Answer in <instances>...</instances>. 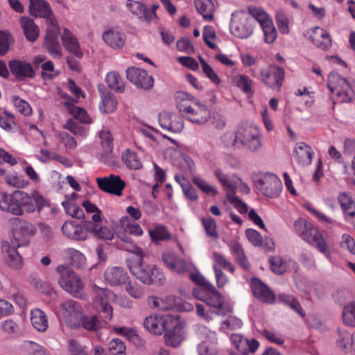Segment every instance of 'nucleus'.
Returning <instances> with one entry per match:
<instances>
[{"mask_svg": "<svg viewBox=\"0 0 355 355\" xmlns=\"http://www.w3.org/2000/svg\"><path fill=\"white\" fill-rule=\"evenodd\" d=\"M49 207V201L37 190L33 191L31 195L19 190L10 194L0 191V209L15 216H22L24 211L40 213L44 208Z\"/></svg>", "mask_w": 355, "mask_h": 355, "instance_id": "obj_1", "label": "nucleus"}, {"mask_svg": "<svg viewBox=\"0 0 355 355\" xmlns=\"http://www.w3.org/2000/svg\"><path fill=\"white\" fill-rule=\"evenodd\" d=\"M12 239L10 245H3L2 250L5 253V261L9 267L18 269L22 266V258L17 250V248L27 245L29 236L35 234L36 227L30 222L19 218L10 219Z\"/></svg>", "mask_w": 355, "mask_h": 355, "instance_id": "obj_2", "label": "nucleus"}, {"mask_svg": "<svg viewBox=\"0 0 355 355\" xmlns=\"http://www.w3.org/2000/svg\"><path fill=\"white\" fill-rule=\"evenodd\" d=\"M126 251L138 256V259L129 266L132 274L146 285H162L165 281L163 272L156 265L147 264L143 261V252L141 248L132 245V249L123 247Z\"/></svg>", "mask_w": 355, "mask_h": 355, "instance_id": "obj_3", "label": "nucleus"}, {"mask_svg": "<svg viewBox=\"0 0 355 355\" xmlns=\"http://www.w3.org/2000/svg\"><path fill=\"white\" fill-rule=\"evenodd\" d=\"M177 107L181 115L193 123L204 124L210 118L207 107L185 92L177 94Z\"/></svg>", "mask_w": 355, "mask_h": 355, "instance_id": "obj_4", "label": "nucleus"}, {"mask_svg": "<svg viewBox=\"0 0 355 355\" xmlns=\"http://www.w3.org/2000/svg\"><path fill=\"white\" fill-rule=\"evenodd\" d=\"M294 227L297 233L303 240L309 244L314 245L322 254H329L326 241L322 234L312 223L304 218H299L295 221Z\"/></svg>", "mask_w": 355, "mask_h": 355, "instance_id": "obj_5", "label": "nucleus"}, {"mask_svg": "<svg viewBox=\"0 0 355 355\" xmlns=\"http://www.w3.org/2000/svg\"><path fill=\"white\" fill-rule=\"evenodd\" d=\"M59 274L58 284L67 293L75 297L82 298L84 283L80 277L69 267L60 265L56 268Z\"/></svg>", "mask_w": 355, "mask_h": 355, "instance_id": "obj_6", "label": "nucleus"}, {"mask_svg": "<svg viewBox=\"0 0 355 355\" xmlns=\"http://www.w3.org/2000/svg\"><path fill=\"white\" fill-rule=\"evenodd\" d=\"M232 145L236 148L245 147L254 153L261 147L258 131L252 126L243 125L235 132Z\"/></svg>", "mask_w": 355, "mask_h": 355, "instance_id": "obj_7", "label": "nucleus"}, {"mask_svg": "<svg viewBox=\"0 0 355 355\" xmlns=\"http://www.w3.org/2000/svg\"><path fill=\"white\" fill-rule=\"evenodd\" d=\"M250 16H247L245 12L232 14L230 22L232 34L241 39H245L252 35L257 20L254 17Z\"/></svg>", "mask_w": 355, "mask_h": 355, "instance_id": "obj_8", "label": "nucleus"}, {"mask_svg": "<svg viewBox=\"0 0 355 355\" xmlns=\"http://www.w3.org/2000/svg\"><path fill=\"white\" fill-rule=\"evenodd\" d=\"M248 9L250 15L254 17L259 24L264 34L265 42L273 43L277 38V32L268 15L261 8L249 6Z\"/></svg>", "mask_w": 355, "mask_h": 355, "instance_id": "obj_9", "label": "nucleus"}, {"mask_svg": "<svg viewBox=\"0 0 355 355\" xmlns=\"http://www.w3.org/2000/svg\"><path fill=\"white\" fill-rule=\"evenodd\" d=\"M256 188L266 197L275 198L279 196L282 183L275 174L267 173L263 177L254 180Z\"/></svg>", "mask_w": 355, "mask_h": 355, "instance_id": "obj_10", "label": "nucleus"}, {"mask_svg": "<svg viewBox=\"0 0 355 355\" xmlns=\"http://www.w3.org/2000/svg\"><path fill=\"white\" fill-rule=\"evenodd\" d=\"M215 175L224 187L229 189L230 191L226 193V197L229 202L232 204L241 214L246 213L248 211L247 205L242 202L238 196H234L236 187L232 183L227 176L223 173L222 170L219 168L216 169L215 171Z\"/></svg>", "mask_w": 355, "mask_h": 355, "instance_id": "obj_11", "label": "nucleus"}, {"mask_svg": "<svg viewBox=\"0 0 355 355\" xmlns=\"http://www.w3.org/2000/svg\"><path fill=\"white\" fill-rule=\"evenodd\" d=\"M162 261L171 272L178 275H184L190 272L194 266L187 260L171 252H164L162 254Z\"/></svg>", "mask_w": 355, "mask_h": 355, "instance_id": "obj_12", "label": "nucleus"}, {"mask_svg": "<svg viewBox=\"0 0 355 355\" xmlns=\"http://www.w3.org/2000/svg\"><path fill=\"white\" fill-rule=\"evenodd\" d=\"M126 76L128 80L139 89L150 90L153 87V77L144 69L134 67L128 68Z\"/></svg>", "mask_w": 355, "mask_h": 355, "instance_id": "obj_13", "label": "nucleus"}, {"mask_svg": "<svg viewBox=\"0 0 355 355\" xmlns=\"http://www.w3.org/2000/svg\"><path fill=\"white\" fill-rule=\"evenodd\" d=\"M11 74L17 81H26L35 77L36 72L31 63L22 60H12L8 62Z\"/></svg>", "mask_w": 355, "mask_h": 355, "instance_id": "obj_14", "label": "nucleus"}, {"mask_svg": "<svg viewBox=\"0 0 355 355\" xmlns=\"http://www.w3.org/2000/svg\"><path fill=\"white\" fill-rule=\"evenodd\" d=\"M63 310V317L67 326L72 329L78 328V322L83 315L80 304L74 300H69L61 304Z\"/></svg>", "mask_w": 355, "mask_h": 355, "instance_id": "obj_15", "label": "nucleus"}, {"mask_svg": "<svg viewBox=\"0 0 355 355\" xmlns=\"http://www.w3.org/2000/svg\"><path fill=\"white\" fill-rule=\"evenodd\" d=\"M47 28L44 37V46L49 52L55 55L60 56V45L58 42V35L60 34V27L56 19L53 23L46 22Z\"/></svg>", "mask_w": 355, "mask_h": 355, "instance_id": "obj_16", "label": "nucleus"}, {"mask_svg": "<svg viewBox=\"0 0 355 355\" xmlns=\"http://www.w3.org/2000/svg\"><path fill=\"white\" fill-rule=\"evenodd\" d=\"M96 182L101 190L117 196L122 195V191L125 187V183L121 177L114 174L108 177L98 178Z\"/></svg>", "mask_w": 355, "mask_h": 355, "instance_id": "obj_17", "label": "nucleus"}, {"mask_svg": "<svg viewBox=\"0 0 355 355\" xmlns=\"http://www.w3.org/2000/svg\"><path fill=\"white\" fill-rule=\"evenodd\" d=\"M263 83L273 89H279L284 79V70L276 65H270L261 71Z\"/></svg>", "mask_w": 355, "mask_h": 355, "instance_id": "obj_18", "label": "nucleus"}, {"mask_svg": "<svg viewBox=\"0 0 355 355\" xmlns=\"http://www.w3.org/2000/svg\"><path fill=\"white\" fill-rule=\"evenodd\" d=\"M327 87L331 92H336L338 96H345L350 98L352 93L350 84L336 72H331L328 76Z\"/></svg>", "mask_w": 355, "mask_h": 355, "instance_id": "obj_19", "label": "nucleus"}, {"mask_svg": "<svg viewBox=\"0 0 355 355\" xmlns=\"http://www.w3.org/2000/svg\"><path fill=\"white\" fill-rule=\"evenodd\" d=\"M172 318L170 315H151L146 317L144 326L150 333L161 335L167 328Z\"/></svg>", "mask_w": 355, "mask_h": 355, "instance_id": "obj_20", "label": "nucleus"}, {"mask_svg": "<svg viewBox=\"0 0 355 355\" xmlns=\"http://www.w3.org/2000/svg\"><path fill=\"white\" fill-rule=\"evenodd\" d=\"M29 13L35 17L44 18L46 22L55 21V16L49 3L45 0H29Z\"/></svg>", "mask_w": 355, "mask_h": 355, "instance_id": "obj_21", "label": "nucleus"}, {"mask_svg": "<svg viewBox=\"0 0 355 355\" xmlns=\"http://www.w3.org/2000/svg\"><path fill=\"white\" fill-rule=\"evenodd\" d=\"M164 337L166 343L172 347L178 346L183 340L182 327L180 322L172 318Z\"/></svg>", "mask_w": 355, "mask_h": 355, "instance_id": "obj_22", "label": "nucleus"}, {"mask_svg": "<svg viewBox=\"0 0 355 355\" xmlns=\"http://www.w3.org/2000/svg\"><path fill=\"white\" fill-rule=\"evenodd\" d=\"M252 289L255 297L263 302L272 304L275 295L270 288L258 278L252 279Z\"/></svg>", "mask_w": 355, "mask_h": 355, "instance_id": "obj_23", "label": "nucleus"}, {"mask_svg": "<svg viewBox=\"0 0 355 355\" xmlns=\"http://www.w3.org/2000/svg\"><path fill=\"white\" fill-rule=\"evenodd\" d=\"M105 281L111 286L125 284L129 277L125 270L121 267L108 268L104 273Z\"/></svg>", "mask_w": 355, "mask_h": 355, "instance_id": "obj_24", "label": "nucleus"}, {"mask_svg": "<svg viewBox=\"0 0 355 355\" xmlns=\"http://www.w3.org/2000/svg\"><path fill=\"white\" fill-rule=\"evenodd\" d=\"M62 230L68 238L76 241H85L87 238V230L74 221H66Z\"/></svg>", "mask_w": 355, "mask_h": 355, "instance_id": "obj_25", "label": "nucleus"}, {"mask_svg": "<svg viewBox=\"0 0 355 355\" xmlns=\"http://www.w3.org/2000/svg\"><path fill=\"white\" fill-rule=\"evenodd\" d=\"M61 38L64 46L69 53L78 58H81L83 56V53L80 49L78 40L69 29H64Z\"/></svg>", "mask_w": 355, "mask_h": 355, "instance_id": "obj_26", "label": "nucleus"}, {"mask_svg": "<svg viewBox=\"0 0 355 355\" xmlns=\"http://www.w3.org/2000/svg\"><path fill=\"white\" fill-rule=\"evenodd\" d=\"M19 22L26 40L31 42H35L40 35L38 26L35 24L33 19L26 16L21 17Z\"/></svg>", "mask_w": 355, "mask_h": 355, "instance_id": "obj_27", "label": "nucleus"}, {"mask_svg": "<svg viewBox=\"0 0 355 355\" xmlns=\"http://www.w3.org/2000/svg\"><path fill=\"white\" fill-rule=\"evenodd\" d=\"M127 6L133 14L148 23L152 21L153 17H157L156 14L151 13L146 6L139 1L128 0Z\"/></svg>", "mask_w": 355, "mask_h": 355, "instance_id": "obj_28", "label": "nucleus"}, {"mask_svg": "<svg viewBox=\"0 0 355 355\" xmlns=\"http://www.w3.org/2000/svg\"><path fill=\"white\" fill-rule=\"evenodd\" d=\"M85 227L98 239L112 240L114 237L113 232L108 227H98L92 221H87Z\"/></svg>", "mask_w": 355, "mask_h": 355, "instance_id": "obj_29", "label": "nucleus"}, {"mask_svg": "<svg viewBox=\"0 0 355 355\" xmlns=\"http://www.w3.org/2000/svg\"><path fill=\"white\" fill-rule=\"evenodd\" d=\"M195 6L198 13L205 19L209 21L213 19L215 6L211 0H196Z\"/></svg>", "mask_w": 355, "mask_h": 355, "instance_id": "obj_30", "label": "nucleus"}, {"mask_svg": "<svg viewBox=\"0 0 355 355\" xmlns=\"http://www.w3.org/2000/svg\"><path fill=\"white\" fill-rule=\"evenodd\" d=\"M31 321L33 326L40 331H44L48 327V321L44 312L39 309L31 311Z\"/></svg>", "mask_w": 355, "mask_h": 355, "instance_id": "obj_31", "label": "nucleus"}, {"mask_svg": "<svg viewBox=\"0 0 355 355\" xmlns=\"http://www.w3.org/2000/svg\"><path fill=\"white\" fill-rule=\"evenodd\" d=\"M101 326V322L96 315H81L78 327H82L90 331H97Z\"/></svg>", "mask_w": 355, "mask_h": 355, "instance_id": "obj_32", "label": "nucleus"}, {"mask_svg": "<svg viewBox=\"0 0 355 355\" xmlns=\"http://www.w3.org/2000/svg\"><path fill=\"white\" fill-rule=\"evenodd\" d=\"M103 39L105 42L114 49L121 48L124 44V35L112 30L104 33Z\"/></svg>", "mask_w": 355, "mask_h": 355, "instance_id": "obj_33", "label": "nucleus"}, {"mask_svg": "<svg viewBox=\"0 0 355 355\" xmlns=\"http://www.w3.org/2000/svg\"><path fill=\"white\" fill-rule=\"evenodd\" d=\"M313 33L318 35L322 39V40H315L313 36H311L314 44L322 50H327L331 47V39L329 34L325 30L320 27H315Z\"/></svg>", "mask_w": 355, "mask_h": 355, "instance_id": "obj_34", "label": "nucleus"}, {"mask_svg": "<svg viewBox=\"0 0 355 355\" xmlns=\"http://www.w3.org/2000/svg\"><path fill=\"white\" fill-rule=\"evenodd\" d=\"M64 254L70 260L71 265L77 268H83L86 264V258L83 253L74 248H67Z\"/></svg>", "mask_w": 355, "mask_h": 355, "instance_id": "obj_35", "label": "nucleus"}, {"mask_svg": "<svg viewBox=\"0 0 355 355\" xmlns=\"http://www.w3.org/2000/svg\"><path fill=\"white\" fill-rule=\"evenodd\" d=\"M209 292L203 302L209 306L220 309L223 306L222 295L213 285H209L207 288Z\"/></svg>", "mask_w": 355, "mask_h": 355, "instance_id": "obj_36", "label": "nucleus"}, {"mask_svg": "<svg viewBox=\"0 0 355 355\" xmlns=\"http://www.w3.org/2000/svg\"><path fill=\"white\" fill-rule=\"evenodd\" d=\"M230 247L232 253L238 264L244 269H248L250 264L240 243L235 241L232 242Z\"/></svg>", "mask_w": 355, "mask_h": 355, "instance_id": "obj_37", "label": "nucleus"}, {"mask_svg": "<svg viewBox=\"0 0 355 355\" xmlns=\"http://www.w3.org/2000/svg\"><path fill=\"white\" fill-rule=\"evenodd\" d=\"M278 299L286 305L291 307L293 311L297 312L302 318L305 317V312L302 308L299 301L292 295L286 294H279Z\"/></svg>", "mask_w": 355, "mask_h": 355, "instance_id": "obj_38", "label": "nucleus"}, {"mask_svg": "<svg viewBox=\"0 0 355 355\" xmlns=\"http://www.w3.org/2000/svg\"><path fill=\"white\" fill-rule=\"evenodd\" d=\"M295 153L300 162L310 164L311 162V148L307 144L300 142L296 144Z\"/></svg>", "mask_w": 355, "mask_h": 355, "instance_id": "obj_39", "label": "nucleus"}, {"mask_svg": "<svg viewBox=\"0 0 355 355\" xmlns=\"http://www.w3.org/2000/svg\"><path fill=\"white\" fill-rule=\"evenodd\" d=\"M106 82L108 87L112 89H114L116 92L123 93L125 87L120 75L115 72L108 73L106 77Z\"/></svg>", "mask_w": 355, "mask_h": 355, "instance_id": "obj_40", "label": "nucleus"}, {"mask_svg": "<svg viewBox=\"0 0 355 355\" xmlns=\"http://www.w3.org/2000/svg\"><path fill=\"white\" fill-rule=\"evenodd\" d=\"M342 318L346 325L355 327V302H352L343 307Z\"/></svg>", "mask_w": 355, "mask_h": 355, "instance_id": "obj_41", "label": "nucleus"}, {"mask_svg": "<svg viewBox=\"0 0 355 355\" xmlns=\"http://www.w3.org/2000/svg\"><path fill=\"white\" fill-rule=\"evenodd\" d=\"M148 232L153 242L155 243L170 239V234L166 228L162 225H156L153 229H149Z\"/></svg>", "mask_w": 355, "mask_h": 355, "instance_id": "obj_42", "label": "nucleus"}, {"mask_svg": "<svg viewBox=\"0 0 355 355\" xmlns=\"http://www.w3.org/2000/svg\"><path fill=\"white\" fill-rule=\"evenodd\" d=\"M122 159L126 166L131 169L137 170L142 167L141 162L137 155L129 150L123 154Z\"/></svg>", "mask_w": 355, "mask_h": 355, "instance_id": "obj_43", "label": "nucleus"}, {"mask_svg": "<svg viewBox=\"0 0 355 355\" xmlns=\"http://www.w3.org/2000/svg\"><path fill=\"white\" fill-rule=\"evenodd\" d=\"M68 110L74 119L79 120L81 123L89 124L92 121L85 110L74 105H69Z\"/></svg>", "mask_w": 355, "mask_h": 355, "instance_id": "obj_44", "label": "nucleus"}, {"mask_svg": "<svg viewBox=\"0 0 355 355\" xmlns=\"http://www.w3.org/2000/svg\"><path fill=\"white\" fill-rule=\"evenodd\" d=\"M67 214L77 219H81L85 214L83 210L76 203L70 200L64 201L62 203Z\"/></svg>", "mask_w": 355, "mask_h": 355, "instance_id": "obj_45", "label": "nucleus"}, {"mask_svg": "<svg viewBox=\"0 0 355 355\" xmlns=\"http://www.w3.org/2000/svg\"><path fill=\"white\" fill-rule=\"evenodd\" d=\"M92 291L96 295L95 297V304L96 306H98V304H103L104 303L108 302L107 300V297H109L112 292L110 290L107 288H101L96 284L93 285Z\"/></svg>", "mask_w": 355, "mask_h": 355, "instance_id": "obj_46", "label": "nucleus"}, {"mask_svg": "<svg viewBox=\"0 0 355 355\" xmlns=\"http://www.w3.org/2000/svg\"><path fill=\"white\" fill-rule=\"evenodd\" d=\"M120 224L123 228L125 229L126 232L129 234L135 236H141L143 234V230L139 225L136 223H130V218L128 216H123L120 220Z\"/></svg>", "mask_w": 355, "mask_h": 355, "instance_id": "obj_47", "label": "nucleus"}, {"mask_svg": "<svg viewBox=\"0 0 355 355\" xmlns=\"http://www.w3.org/2000/svg\"><path fill=\"white\" fill-rule=\"evenodd\" d=\"M268 263L271 270L277 275H282L286 270L285 261L280 257L271 256L268 259Z\"/></svg>", "mask_w": 355, "mask_h": 355, "instance_id": "obj_48", "label": "nucleus"}, {"mask_svg": "<svg viewBox=\"0 0 355 355\" xmlns=\"http://www.w3.org/2000/svg\"><path fill=\"white\" fill-rule=\"evenodd\" d=\"M193 182L196 184L202 192L206 193L207 195L211 196H215L218 194V191L216 189L210 184H209L205 180L199 178V177H193Z\"/></svg>", "mask_w": 355, "mask_h": 355, "instance_id": "obj_49", "label": "nucleus"}, {"mask_svg": "<svg viewBox=\"0 0 355 355\" xmlns=\"http://www.w3.org/2000/svg\"><path fill=\"white\" fill-rule=\"evenodd\" d=\"M198 60L200 62L202 71L207 77L216 85H218L220 83V78L214 71V69L211 67V66L206 62L205 59L201 55L198 56Z\"/></svg>", "mask_w": 355, "mask_h": 355, "instance_id": "obj_50", "label": "nucleus"}, {"mask_svg": "<svg viewBox=\"0 0 355 355\" xmlns=\"http://www.w3.org/2000/svg\"><path fill=\"white\" fill-rule=\"evenodd\" d=\"M201 221L206 230L207 235L213 239H217L218 233L215 219L211 217L202 218Z\"/></svg>", "mask_w": 355, "mask_h": 355, "instance_id": "obj_51", "label": "nucleus"}, {"mask_svg": "<svg viewBox=\"0 0 355 355\" xmlns=\"http://www.w3.org/2000/svg\"><path fill=\"white\" fill-rule=\"evenodd\" d=\"M110 355H125V345L119 338L112 339L109 343Z\"/></svg>", "mask_w": 355, "mask_h": 355, "instance_id": "obj_52", "label": "nucleus"}, {"mask_svg": "<svg viewBox=\"0 0 355 355\" xmlns=\"http://www.w3.org/2000/svg\"><path fill=\"white\" fill-rule=\"evenodd\" d=\"M102 103L104 106V112L106 113H112L116 109L117 101L110 92H107L106 95L102 96Z\"/></svg>", "mask_w": 355, "mask_h": 355, "instance_id": "obj_53", "label": "nucleus"}, {"mask_svg": "<svg viewBox=\"0 0 355 355\" xmlns=\"http://www.w3.org/2000/svg\"><path fill=\"white\" fill-rule=\"evenodd\" d=\"M98 313L105 322L110 321L113 317V308L109 302L96 306Z\"/></svg>", "mask_w": 355, "mask_h": 355, "instance_id": "obj_54", "label": "nucleus"}, {"mask_svg": "<svg viewBox=\"0 0 355 355\" xmlns=\"http://www.w3.org/2000/svg\"><path fill=\"white\" fill-rule=\"evenodd\" d=\"M12 36L10 33L0 31V55H5L9 51Z\"/></svg>", "mask_w": 355, "mask_h": 355, "instance_id": "obj_55", "label": "nucleus"}, {"mask_svg": "<svg viewBox=\"0 0 355 355\" xmlns=\"http://www.w3.org/2000/svg\"><path fill=\"white\" fill-rule=\"evenodd\" d=\"M5 181L8 184L18 189L24 188L28 184V181L25 180L22 177L14 175H7Z\"/></svg>", "mask_w": 355, "mask_h": 355, "instance_id": "obj_56", "label": "nucleus"}, {"mask_svg": "<svg viewBox=\"0 0 355 355\" xmlns=\"http://www.w3.org/2000/svg\"><path fill=\"white\" fill-rule=\"evenodd\" d=\"M64 128L69 130L76 136H84L86 135V128L78 125L72 119H69L64 125Z\"/></svg>", "mask_w": 355, "mask_h": 355, "instance_id": "obj_57", "label": "nucleus"}, {"mask_svg": "<svg viewBox=\"0 0 355 355\" xmlns=\"http://www.w3.org/2000/svg\"><path fill=\"white\" fill-rule=\"evenodd\" d=\"M12 101L17 109L20 113L25 116H28L31 113V107L27 102L21 99L17 96H14L12 97Z\"/></svg>", "mask_w": 355, "mask_h": 355, "instance_id": "obj_58", "label": "nucleus"}, {"mask_svg": "<svg viewBox=\"0 0 355 355\" xmlns=\"http://www.w3.org/2000/svg\"><path fill=\"white\" fill-rule=\"evenodd\" d=\"M245 235L249 241L254 246L263 245V238L259 232L253 229H247Z\"/></svg>", "mask_w": 355, "mask_h": 355, "instance_id": "obj_59", "label": "nucleus"}, {"mask_svg": "<svg viewBox=\"0 0 355 355\" xmlns=\"http://www.w3.org/2000/svg\"><path fill=\"white\" fill-rule=\"evenodd\" d=\"M231 341L239 352L246 351V345H248L247 338L239 334H232Z\"/></svg>", "mask_w": 355, "mask_h": 355, "instance_id": "obj_60", "label": "nucleus"}, {"mask_svg": "<svg viewBox=\"0 0 355 355\" xmlns=\"http://www.w3.org/2000/svg\"><path fill=\"white\" fill-rule=\"evenodd\" d=\"M338 345L343 349L350 347L352 340V334L345 330L338 329Z\"/></svg>", "mask_w": 355, "mask_h": 355, "instance_id": "obj_61", "label": "nucleus"}, {"mask_svg": "<svg viewBox=\"0 0 355 355\" xmlns=\"http://www.w3.org/2000/svg\"><path fill=\"white\" fill-rule=\"evenodd\" d=\"M199 355H217L218 350L214 345H210L207 342L203 341L198 346Z\"/></svg>", "mask_w": 355, "mask_h": 355, "instance_id": "obj_62", "label": "nucleus"}, {"mask_svg": "<svg viewBox=\"0 0 355 355\" xmlns=\"http://www.w3.org/2000/svg\"><path fill=\"white\" fill-rule=\"evenodd\" d=\"M176 46L180 51H184L188 54H193L195 52L193 46L187 38L184 37L178 40Z\"/></svg>", "mask_w": 355, "mask_h": 355, "instance_id": "obj_63", "label": "nucleus"}, {"mask_svg": "<svg viewBox=\"0 0 355 355\" xmlns=\"http://www.w3.org/2000/svg\"><path fill=\"white\" fill-rule=\"evenodd\" d=\"M252 80L246 76H239L236 78V85L245 93H251Z\"/></svg>", "mask_w": 355, "mask_h": 355, "instance_id": "obj_64", "label": "nucleus"}]
</instances>
